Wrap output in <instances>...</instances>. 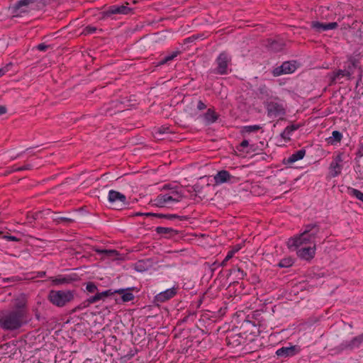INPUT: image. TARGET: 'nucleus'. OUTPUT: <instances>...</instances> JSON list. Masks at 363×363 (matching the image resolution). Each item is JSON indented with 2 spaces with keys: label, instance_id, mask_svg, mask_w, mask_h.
Returning a JSON list of instances; mask_svg holds the SVG:
<instances>
[{
  "label": "nucleus",
  "instance_id": "obj_1",
  "mask_svg": "<svg viewBox=\"0 0 363 363\" xmlns=\"http://www.w3.org/2000/svg\"><path fill=\"white\" fill-rule=\"evenodd\" d=\"M317 233V226L308 225L299 236L289 239L288 245L289 247H301L297 251L298 256L306 260H309L315 255Z\"/></svg>",
  "mask_w": 363,
  "mask_h": 363
},
{
  "label": "nucleus",
  "instance_id": "obj_2",
  "mask_svg": "<svg viewBox=\"0 0 363 363\" xmlns=\"http://www.w3.org/2000/svg\"><path fill=\"white\" fill-rule=\"evenodd\" d=\"M26 312L23 310L4 311L0 313V326L9 330L18 329L25 322Z\"/></svg>",
  "mask_w": 363,
  "mask_h": 363
},
{
  "label": "nucleus",
  "instance_id": "obj_3",
  "mask_svg": "<svg viewBox=\"0 0 363 363\" xmlns=\"http://www.w3.org/2000/svg\"><path fill=\"white\" fill-rule=\"evenodd\" d=\"M183 197V194L177 188H172L169 193L159 194L152 202L157 207H164L168 202H179Z\"/></svg>",
  "mask_w": 363,
  "mask_h": 363
},
{
  "label": "nucleus",
  "instance_id": "obj_4",
  "mask_svg": "<svg viewBox=\"0 0 363 363\" xmlns=\"http://www.w3.org/2000/svg\"><path fill=\"white\" fill-rule=\"evenodd\" d=\"M74 298L73 292L71 291H50L48 299L50 301L58 306L62 307Z\"/></svg>",
  "mask_w": 363,
  "mask_h": 363
},
{
  "label": "nucleus",
  "instance_id": "obj_5",
  "mask_svg": "<svg viewBox=\"0 0 363 363\" xmlns=\"http://www.w3.org/2000/svg\"><path fill=\"white\" fill-rule=\"evenodd\" d=\"M266 108L269 117H281L286 113L284 103L277 98L267 102Z\"/></svg>",
  "mask_w": 363,
  "mask_h": 363
},
{
  "label": "nucleus",
  "instance_id": "obj_6",
  "mask_svg": "<svg viewBox=\"0 0 363 363\" xmlns=\"http://www.w3.org/2000/svg\"><path fill=\"white\" fill-rule=\"evenodd\" d=\"M114 294H116L115 291H113L111 289L106 290V291L101 292V293H96L94 296L89 298L85 302H84L82 304L79 305L78 306L75 307L72 310V313H74L79 309L86 308V307L89 306L91 303H95L101 299H104V298H106V297H108L111 295H113Z\"/></svg>",
  "mask_w": 363,
  "mask_h": 363
},
{
  "label": "nucleus",
  "instance_id": "obj_7",
  "mask_svg": "<svg viewBox=\"0 0 363 363\" xmlns=\"http://www.w3.org/2000/svg\"><path fill=\"white\" fill-rule=\"evenodd\" d=\"M108 199L113 205V208L119 209L126 204V197L124 194L111 190L108 192Z\"/></svg>",
  "mask_w": 363,
  "mask_h": 363
},
{
  "label": "nucleus",
  "instance_id": "obj_8",
  "mask_svg": "<svg viewBox=\"0 0 363 363\" xmlns=\"http://www.w3.org/2000/svg\"><path fill=\"white\" fill-rule=\"evenodd\" d=\"M296 61H286L282 63L281 66L274 68L272 74L274 77H279L282 74H291L296 69Z\"/></svg>",
  "mask_w": 363,
  "mask_h": 363
},
{
  "label": "nucleus",
  "instance_id": "obj_9",
  "mask_svg": "<svg viewBox=\"0 0 363 363\" xmlns=\"http://www.w3.org/2000/svg\"><path fill=\"white\" fill-rule=\"evenodd\" d=\"M230 60V57L226 52H221L216 60L218 64L216 72L220 74H226Z\"/></svg>",
  "mask_w": 363,
  "mask_h": 363
},
{
  "label": "nucleus",
  "instance_id": "obj_10",
  "mask_svg": "<svg viewBox=\"0 0 363 363\" xmlns=\"http://www.w3.org/2000/svg\"><path fill=\"white\" fill-rule=\"evenodd\" d=\"M342 162V154H338L334 158L330 164V173L335 177L340 174L342 166L341 162Z\"/></svg>",
  "mask_w": 363,
  "mask_h": 363
},
{
  "label": "nucleus",
  "instance_id": "obj_11",
  "mask_svg": "<svg viewBox=\"0 0 363 363\" xmlns=\"http://www.w3.org/2000/svg\"><path fill=\"white\" fill-rule=\"evenodd\" d=\"M130 9L127 6H113L108 8V10L103 12V18L108 17L112 14H127L130 11Z\"/></svg>",
  "mask_w": 363,
  "mask_h": 363
},
{
  "label": "nucleus",
  "instance_id": "obj_12",
  "mask_svg": "<svg viewBox=\"0 0 363 363\" xmlns=\"http://www.w3.org/2000/svg\"><path fill=\"white\" fill-rule=\"evenodd\" d=\"M362 342H363V335H360L359 336L354 337L352 340H351L350 341L343 342L341 344V347L342 350H352L354 348L359 347Z\"/></svg>",
  "mask_w": 363,
  "mask_h": 363
},
{
  "label": "nucleus",
  "instance_id": "obj_13",
  "mask_svg": "<svg viewBox=\"0 0 363 363\" xmlns=\"http://www.w3.org/2000/svg\"><path fill=\"white\" fill-rule=\"evenodd\" d=\"M234 179V177L232 176L228 171L221 170L219 171L214 176V181L216 184H220L225 182H231V180Z\"/></svg>",
  "mask_w": 363,
  "mask_h": 363
},
{
  "label": "nucleus",
  "instance_id": "obj_14",
  "mask_svg": "<svg viewBox=\"0 0 363 363\" xmlns=\"http://www.w3.org/2000/svg\"><path fill=\"white\" fill-rule=\"evenodd\" d=\"M34 3V0H21L13 6L14 12L17 14L28 11L29 6Z\"/></svg>",
  "mask_w": 363,
  "mask_h": 363
},
{
  "label": "nucleus",
  "instance_id": "obj_15",
  "mask_svg": "<svg viewBox=\"0 0 363 363\" xmlns=\"http://www.w3.org/2000/svg\"><path fill=\"white\" fill-rule=\"evenodd\" d=\"M176 294H177V291H176L175 288L169 289L163 292L158 294L155 296V300L157 301L161 302V303L164 302V301L170 299L173 296H174L176 295Z\"/></svg>",
  "mask_w": 363,
  "mask_h": 363
},
{
  "label": "nucleus",
  "instance_id": "obj_16",
  "mask_svg": "<svg viewBox=\"0 0 363 363\" xmlns=\"http://www.w3.org/2000/svg\"><path fill=\"white\" fill-rule=\"evenodd\" d=\"M147 216H155L157 218H164L167 219L179 218L181 220H186L188 219L186 216H179L177 214H162V213H145Z\"/></svg>",
  "mask_w": 363,
  "mask_h": 363
},
{
  "label": "nucleus",
  "instance_id": "obj_17",
  "mask_svg": "<svg viewBox=\"0 0 363 363\" xmlns=\"http://www.w3.org/2000/svg\"><path fill=\"white\" fill-rule=\"evenodd\" d=\"M306 154V150L302 149L299 150L298 151L296 152L295 153L292 154L286 160V164H291L299 160H301L303 158L304 155Z\"/></svg>",
  "mask_w": 363,
  "mask_h": 363
},
{
  "label": "nucleus",
  "instance_id": "obj_18",
  "mask_svg": "<svg viewBox=\"0 0 363 363\" xmlns=\"http://www.w3.org/2000/svg\"><path fill=\"white\" fill-rule=\"evenodd\" d=\"M342 138V134L337 130H334L332 133V135L325 138L327 143L330 145H336L340 143Z\"/></svg>",
  "mask_w": 363,
  "mask_h": 363
},
{
  "label": "nucleus",
  "instance_id": "obj_19",
  "mask_svg": "<svg viewBox=\"0 0 363 363\" xmlns=\"http://www.w3.org/2000/svg\"><path fill=\"white\" fill-rule=\"evenodd\" d=\"M171 133L169 131V127L165 126H161L158 128H155L154 129L153 135L155 138L157 140H163L164 138L162 137V135L164 133Z\"/></svg>",
  "mask_w": 363,
  "mask_h": 363
},
{
  "label": "nucleus",
  "instance_id": "obj_20",
  "mask_svg": "<svg viewBox=\"0 0 363 363\" xmlns=\"http://www.w3.org/2000/svg\"><path fill=\"white\" fill-rule=\"evenodd\" d=\"M218 118V114L214 111V110L211 108H208L206 113L204 114V118L208 124L216 122Z\"/></svg>",
  "mask_w": 363,
  "mask_h": 363
},
{
  "label": "nucleus",
  "instance_id": "obj_21",
  "mask_svg": "<svg viewBox=\"0 0 363 363\" xmlns=\"http://www.w3.org/2000/svg\"><path fill=\"white\" fill-rule=\"evenodd\" d=\"M116 294H122L121 298L123 302H128L133 300L134 295L128 291V289H118L115 290Z\"/></svg>",
  "mask_w": 363,
  "mask_h": 363
},
{
  "label": "nucleus",
  "instance_id": "obj_22",
  "mask_svg": "<svg viewBox=\"0 0 363 363\" xmlns=\"http://www.w3.org/2000/svg\"><path fill=\"white\" fill-rule=\"evenodd\" d=\"M346 77L345 69H339L337 72L333 74L331 77V84L333 83H342V79Z\"/></svg>",
  "mask_w": 363,
  "mask_h": 363
},
{
  "label": "nucleus",
  "instance_id": "obj_23",
  "mask_svg": "<svg viewBox=\"0 0 363 363\" xmlns=\"http://www.w3.org/2000/svg\"><path fill=\"white\" fill-rule=\"evenodd\" d=\"M294 353V347H281L276 352V354L279 357H288L293 355Z\"/></svg>",
  "mask_w": 363,
  "mask_h": 363
},
{
  "label": "nucleus",
  "instance_id": "obj_24",
  "mask_svg": "<svg viewBox=\"0 0 363 363\" xmlns=\"http://www.w3.org/2000/svg\"><path fill=\"white\" fill-rule=\"evenodd\" d=\"M52 282L55 285H60V284H69L72 281V279L70 277H63L61 276H59L56 278H51Z\"/></svg>",
  "mask_w": 363,
  "mask_h": 363
},
{
  "label": "nucleus",
  "instance_id": "obj_25",
  "mask_svg": "<svg viewBox=\"0 0 363 363\" xmlns=\"http://www.w3.org/2000/svg\"><path fill=\"white\" fill-rule=\"evenodd\" d=\"M156 232L158 234H169L171 236L173 235L177 234V231L170 228H164V227H157L156 228Z\"/></svg>",
  "mask_w": 363,
  "mask_h": 363
},
{
  "label": "nucleus",
  "instance_id": "obj_26",
  "mask_svg": "<svg viewBox=\"0 0 363 363\" xmlns=\"http://www.w3.org/2000/svg\"><path fill=\"white\" fill-rule=\"evenodd\" d=\"M356 64L354 62H349L347 67L345 69L346 71V78L350 79L356 69Z\"/></svg>",
  "mask_w": 363,
  "mask_h": 363
},
{
  "label": "nucleus",
  "instance_id": "obj_27",
  "mask_svg": "<svg viewBox=\"0 0 363 363\" xmlns=\"http://www.w3.org/2000/svg\"><path fill=\"white\" fill-rule=\"evenodd\" d=\"M337 23L336 22H332L328 23H319V30H328L335 29L337 27Z\"/></svg>",
  "mask_w": 363,
  "mask_h": 363
},
{
  "label": "nucleus",
  "instance_id": "obj_28",
  "mask_svg": "<svg viewBox=\"0 0 363 363\" xmlns=\"http://www.w3.org/2000/svg\"><path fill=\"white\" fill-rule=\"evenodd\" d=\"M284 44L282 42L279 41H273L269 45V48L272 50L274 52H279L284 48Z\"/></svg>",
  "mask_w": 363,
  "mask_h": 363
},
{
  "label": "nucleus",
  "instance_id": "obj_29",
  "mask_svg": "<svg viewBox=\"0 0 363 363\" xmlns=\"http://www.w3.org/2000/svg\"><path fill=\"white\" fill-rule=\"evenodd\" d=\"M293 259L290 257H287L281 259L278 264V266L279 267H291L293 264Z\"/></svg>",
  "mask_w": 363,
  "mask_h": 363
},
{
  "label": "nucleus",
  "instance_id": "obj_30",
  "mask_svg": "<svg viewBox=\"0 0 363 363\" xmlns=\"http://www.w3.org/2000/svg\"><path fill=\"white\" fill-rule=\"evenodd\" d=\"M348 190L351 195L355 196L359 200H360L363 202V193L362 192H361L360 191H359L356 189H353V188H349Z\"/></svg>",
  "mask_w": 363,
  "mask_h": 363
},
{
  "label": "nucleus",
  "instance_id": "obj_31",
  "mask_svg": "<svg viewBox=\"0 0 363 363\" xmlns=\"http://www.w3.org/2000/svg\"><path fill=\"white\" fill-rule=\"evenodd\" d=\"M259 129H261V126H259L258 125H247V126H244L243 127L242 132H245V133H252V132L257 131Z\"/></svg>",
  "mask_w": 363,
  "mask_h": 363
},
{
  "label": "nucleus",
  "instance_id": "obj_32",
  "mask_svg": "<svg viewBox=\"0 0 363 363\" xmlns=\"http://www.w3.org/2000/svg\"><path fill=\"white\" fill-rule=\"evenodd\" d=\"M179 53V51H175V52H173L172 54L169 55H167L166 57H164L162 60L161 62H160V65H164V63L170 61V60H172L174 57H176L178 54Z\"/></svg>",
  "mask_w": 363,
  "mask_h": 363
},
{
  "label": "nucleus",
  "instance_id": "obj_33",
  "mask_svg": "<svg viewBox=\"0 0 363 363\" xmlns=\"http://www.w3.org/2000/svg\"><path fill=\"white\" fill-rule=\"evenodd\" d=\"M95 252L99 253V254H104L107 256H109V257H112V256H114L116 255H117V252L116 250H99V249H96L95 250Z\"/></svg>",
  "mask_w": 363,
  "mask_h": 363
},
{
  "label": "nucleus",
  "instance_id": "obj_34",
  "mask_svg": "<svg viewBox=\"0 0 363 363\" xmlns=\"http://www.w3.org/2000/svg\"><path fill=\"white\" fill-rule=\"evenodd\" d=\"M292 131L287 126L284 131L281 133V137L286 141H289L291 140V134Z\"/></svg>",
  "mask_w": 363,
  "mask_h": 363
},
{
  "label": "nucleus",
  "instance_id": "obj_35",
  "mask_svg": "<svg viewBox=\"0 0 363 363\" xmlns=\"http://www.w3.org/2000/svg\"><path fill=\"white\" fill-rule=\"evenodd\" d=\"M202 186H201L199 184H196L194 186V191L196 192V196H199L200 198H205L206 197V195L204 194H203L202 192Z\"/></svg>",
  "mask_w": 363,
  "mask_h": 363
},
{
  "label": "nucleus",
  "instance_id": "obj_36",
  "mask_svg": "<svg viewBox=\"0 0 363 363\" xmlns=\"http://www.w3.org/2000/svg\"><path fill=\"white\" fill-rule=\"evenodd\" d=\"M33 168V165L30 164H25L21 167L13 169L12 170L8 172L6 174H9L12 172H16V171H22V170H28L31 169Z\"/></svg>",
  "mask_w": 363,
  "mask_h": 363
},
{
  "label": "nucleus",
  "instance_id": "obj_37",
  "mask_svg": "<svg viewBox=\"0 0 363 363\" xmlns=\"http://www.w3.org/2000/svg\"><path fill=\"white\" fill-rule=\"evenodd\" d=\"M86 289L90 293H94L97 291V286L92 282H89L86 284Z\"/></svg>",
  "mask_w": 363,
  "mask_h": 363
},
{
  "label": "nucleus",
  "instance_id": "obj_38",
  "mask_svg": "<svg viewBox=\"0 0 363 363\" xmlns=\"http://www.w3.org/2000/svg\"><path fill=\"white\" fill-rule=\"evenodd\" d=\"M96 30V27L89 26H86L84 29L82 33L84 34V35H87V34L93 33Z\"/></svg>",
  "mask_w": 363,
  "mask_h": 363
},
{
  "label": "nucleus",
  "instance_id": "obj_39",
  "mask_svg": "<svg viewBox=\"0 0 363 363\" xmlns=\"http://www.w3.org/2000/svg\"><path fill=\"white\" fill-rule=\"evenodd\" d=\"M54 220L57 223H60V222H68V223H71L73 221L72 219L71 218H65V217H60V218H55L54 219Z\"/></svg>",
  "mask_w": 363,
  "mask_h": 363
},
{
  "label": "nucleus",
  "instance_id": "obj_40",
  "mask_svg": "<svg viewBox=\"0 0 363 363\" xmlns=\"http://www.w3.org/2000/svg\"><path fill=\"white\" fill-rule=\"evenodd\" d=\"M233 255H232V252H228L227 256L223 260V262L220 264V266L224 267L226 264V262L230 260Z\"/></svg>",
  "mask_w": 363,
  "mask_h": 363
},
{
  "label": "nucleus",
  "instance_id": "obj_41",
  "mask_svg": "<svg viewBox=\"0 0 363 363\" xmlns=\"http://www.w3.org/2000/svg\"><path fill=\"white\" fill-rule=\"evenodd\" d=\"M4 239H6V240H9V241H16V242H18L20 240L19 238L15 237V236H12V235H4L3 237Z\"/></svg>",
  "mask_w": 363,
  "mask_h": 363
},
{
  "label": "nucleus",
  "instance_id": "obj_42",
  "mask_svg": "<svg viewBox=\"0 0 363 363\" xmlns=\"http://www.w3.org/2000/svg\"><path fill=\"white\" fill-rule=\"evenodd\" d=\"M24 306L25 304L23 303V302H18L15 304V309L14 310H23L25 312V309H24Z\"/></svg>",
  "mask_w": 363,
  "mask_h": 363
},
{
  "label": "nucleus",
  "instance_id": "obj_43",
  "mask_svg": "<svg viewBox=\"0 0 363 363\" xmlns=\"http://www.w3.org/2000/svg\"><path fill=\"white\" fill-rule=\"evenodd\" d=\"M206 108V104H205L202 101H199L198 102V104H197V108H198L199 111L204 110Z\"/></svg>",
  "mask_w": 363,
  "mask_h": 363
},
{
  "label": "nucleus",
  "instance_id": "obj_44",
  "mask_svg": "<svg viewBox=\"0 0 363 363\" xmlns=\"http://www.w3.org/2000/svg\"><path fill=\"white\" fill-rule=\"evenodd\" d=\"M289 128L292 131H295L296 130H298L300 127H301V125L299 124H293V125H288Z\"/></svg>",
  "mask_w": 363,
  "mask_h": 363
},
{
  "label": "nucleus",
  "instance_id": "obj_45",
  "mask_svg": "<svg viewBox=\"0 0 363 363\" xmlns=\"http://www.w3.org/2000/svg\"><path fill=\"white\" fill-rule=\"evenodd\" d=\"M37 48L40 51H45L48 48V45H45L44 43H41L39 44Z\"/></svg>",
  "mask_w": 363,
  "mask_h": 363
},
{
  "label": "nucleus",
  "instance_id": "obj_46",
  "mask_svg": "<svg viewBox=\"0 0 363 363\" xmlns=\"http://www.w3.org/2000/svg\"><path fill=\"white\" fill-rule=\"evenodd\" d=\"M6 112V107L5 106L0 105V116L5 114Z\"/></svg>",
  "mask_w": 363,
  "mask_h": 363
},
{
  "label": "nucleus",
  "instance_id": "obj_47",
  "mask_svg": "<svg viewBox=\"0 0 363 363\" xmlns=\"http://www.w3.org/2000/svg\"><path fill=\"white\" fill-rule=\"evenodd\" d=\"M237 271L240 274V277L241 279L244 278V277L246 276V273L242 269L238 268Z\"/></svg>",
  "mask_w": 363,
  "mask_h": 363
},
{
  "label": "nucleus",
  "instance_id": "obj_48",
  "mask_svg": "<svg viewBox=\"0 0 363 363\" xmlns=\"http://www.w3.org/2000/svg\"><path fill=\"white\" fill-rule=\"evenodd\" d=\"M240 147H246L249 145V143L247 140H244L242 141V143H240Z\"/></svg>",
  "mask_w": 363,
  "mask_h": 363
},
{
  "label": "nucleus",
  "instance_id": "obj_49",
  "mask_svg": "<svg viewBox=\"0 0 363 363\" xmlns=\"http://www.w3.org/2000/svg\"><path fill=\"white\" fill-rule=\"evenodd\" d=\"M240 247L239 246H235L232 250L229 251L230 252H232V255H234V254L239 251Z\"/></svg>",
  "mask_w": 363,
  "mask_h": 363
},
{
  "label": "nucleus",
  "instance_id": "obj_50",
  "mask_svg": "<svg viewBox=\"0 0 363 363\" xmlns=\"http://www.w3.org/2000/svg\"><path fill=\"white\" fill-rule=\"evenodd\" d=\"M173 188L172 186H171L170 184H165L162 189V191H164V190H169L171 191V189Z\"/></svg>",
  "mask_w": 363,
  "mask_h": 363
},
{
  "label": "nucleus",
  "instance_id": "obj_51",
  "mask_svg": "<svg viewBox=\"0 0 363 363\" xmlns=\"http://www.w3.org/2000/svg\"><path fill=\"white\" fill-rule=\"evenodd\" d=\"M38 214V213H35V214H33V215H32V216H30L29 214H28V215H27V218H33V220H35V219H37Z\"/></svg>",
  "mask_w": 363,
  "mask_h": 363
},
{
  "label": "nucleus",
  "instance_id": "obj_52",
  "mask_svg": "<svg viewBox=\"0 0 363 363\" xmlns=\"http://www.w3.org/2000/svg\"><path fill=\"white\" fill-rule=\"evenodd\" d=\"M357 154L360 156H363V145L361 146V147L359 149Z\"/></svg>",
  "mask_w": 363,
  "mask_h": 363
},
{
  "label": "nucleus",
  "instance_id": "obj_53",
  "mask_svg": "<svg viewBox=\"0 0 363 363\" xmlns=\"http://www.w3.org/2000/svg\"><path fill=\"white\" fill-rule=\"evenodd\" d=\"M134 216H147L145 215V213H136L135 214H134Z\"/></svg>",
  "mask_w": 363,
  "mask_h": 363
},
{
  "label": "nucleus",
  "instance_id": "obj_54",
  "mask_svg": "<svg viewBox=\"0 0 363 363\" xmlns=\"http://www.w3.org/2000/svg\"><path fill=\"white\" fill-rule=\"evenodd\" d=\"M312 26H313V28H318V22H317V21H313V22L312 23Z\"/></svg>",
  "mask_w": 363,
  "mask_h": 363
},
{
  "label": "nucleus",
  "instance_id": "obj_55",
  "mask_svg": "<svg viewBox=\"0 0 363 363\" xmlns=\"http://www.w3.org/2000/svg\"><path fill=\"white\" fill-rule=\"evenodd\" d=\"M5 70L4 69H0V77L3 76L5 74Z\"/></svg>",
  "mask_w": 363,
  "mask_h": 363
}]
</instances>
